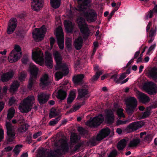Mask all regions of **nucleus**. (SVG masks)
<instances>
[{
    "label": "nucleus",
    "mask_w": 157,
    "mask_h": 157,
    "mask_svg": "<svg viewBox=\"0 0 157 157\" xmlns=\"http://www.w3.org/2000/svg\"><path fill=\"white\" fill-rule=\"evenodd\" d=\"M78 3V8L75 9L77 10L82 11L77 20V23L82 33L86 36H89V31L85 19L89 22L94 21L97 18V14L93 10L88 8L90 2V0H77Z\"/></svg>",
    "instance_id": "nucleus-1"
},
{
    "label": "nucleus",
    "mask_w": 157,
    "mask_h": 157,
    "mask_svg": "<svg viewBox=\"0 0 157 157\" xmlns=\"http://www.w3.org/2000/svg\"><path fill=\"white\" fill-rule=\"evenodd\" d=\"M53 55L56 64V70H59L60 71H57L55 74L56 79L58 80L62 78L63 76L68 74L69 70L66 63H62V56L58 51H54Z\"/></svg>",
    "instance_id": "nucleus-2"
},
{
    "label": "nucleus",
    "mask_w": 157,
    "mask_h": 157,
    "mask_svg": "<svg viewBox=\"0 0 157 157\" xmlns=\"http://www.w3.org/2000/svg\"><path fill=\"white\" fill-rule=\"evenodd\" d=\"M35 98L33 96H29L25 98L19 106L20 111L23 113H27L30 110L34 103Z\"/></svg>",
    "instance_id": "nucleus-3"
},
{
    "label": "nucleus",
    "mask_w": 157,
    "mask_h": 157,
    "mask_svg": "<svg viewBox=\"0 0 157 157\" xmlns=\"http://www.w3.org/2000/svg\"><path fill=\"white\" fill-rule=\"evenodd\" d=\"M127 108L126 111L128 114H132L136 110L138 105L136 99L134 97H129L125 100Z\"/></svg>",
    "instance_id": "nucleus-4"
},
{
    "label": "nucleus",
    "mask_w": 157,
    "mask_h": 157,
    "mask_svg": "<svg viewBox=\"0 0 157 157\" xmlns=\"http://www.w3.org/2000/svg\"><path fill=\"white\" fill-rule=\"evenodd\" d=\"M32 58L36 63L42 65L44 64V59L43 52L40 49L36 48L32 50Z\"/></svg>",
    "instance_id": "nucleus-5"
},
{
    "label": "nucleus",
    "mask_w": 157,
    "mask_h": 157,
    "mask_svg": "<svg viewBox=\"0 0 157 157\" xmlns=\"http://www.w3.org/2000/svg\"><path fill=\"white\" fill-rule=\"evenodd\" d=\"M31 75V77L30 78L28 87L29 89H31L35 82L34 78L36 77L39 71V69L33 63H31L29 66L28 69Z\"/></svg>",
    "instance_id": "nucleus-6"
},
{
    "label": "nucleus",
    "mask_w": 157,
    "mask_h": 157,
    "mask_svg": "<svg viewBox=\"0 0 157 157\" xmlns=\"http://www.w3.org/2000/svg\"><path fill=\"white\" fill-rule=\"evenodd\" d=\"M46 32V29L44 25H43L40 29L35 28L33 32V38L36 41L42 40Z\"/></svg>",
    "instance_id": "nucleus-7"
},
{
    "label": "nucleus",
    "mask_w": 157,
    "mask_h": 157,
    "mask_svg": "<svg viewBox=\"0 0 157 157\" xmlns=\"http://www.w3.org/2000/svg\"><path fill=\"white\" fill-rule=\"evenodd\" d=\"M104 117L101 114L93 118H90L85 124L90 127H95L100 125L104 121Z\"/></svg>",
    "instance_id": "nucleus-8"
},
{
    "label": "nucleus",
    "mask_w": 157,
    "mask_h": 157,
    "mask_svg": "<svg viewBox=\"0 0 157 157\" xmlns=\"http://www.w3.org/2000/svg\"><path fill=\"white\" fill-rule=\"evenodd\" d=\"M55 34L57 37L59 48L62 49L64 48V38L62 29L61 27L59 26L56 29Z\"/></svg>",
    "instance_id": "nucleus-9"
},
{
    "label": "nucleus",
    "mask_w": 157,
    "mask_h": 157,
    "mask_svg": "<svg viewBox=\"0 0 157 157\" xmlns=\"http://www.w3.org/2000/svg\"><path fill=\"white\" fill-rule=\"evenodd\" d=\"M144 88L149 94H154L157 93V85L153 82H150L146 83Z\"/></svg>",
    "instance_id": "nucleus-10"
},
{
    "label": "nucleus",
    "mask_w": 157,
    "mask_h": 157,
    "mask_svg": "<svg viewBox=\"0 0 157 157\" xmlns=\"http://www.w3.org/2000/svg\"><path fill=\"white\" fill-rule=\"evenodd\" d=\"M6 126L7 128V134L6 138L8 141L11 142L13 140L14 138V131L10 123L9 122H6Z\"/></svg>",
    "instance_id": "nucleus-11"
},
{
    "label": "nucleus",
    "mask_w": 157,
    "mask_h": 157,
    "mask_svg": "<svg viewBox=\"0 0 157 157\" xmlns=\"http://www.w3.org/2000/svg\"><path fill=\"white\" fill-rule=\"evenodd\" d=\"M17 24V21L14 18H12L10 20L7 29V33L11 34L15 30Z\"/></svg>",
    "instance_id": "nucleus-12"
},
{
    "label": "nucleus",
    "mask_w": 157,
    "mask_h": 157,
    "mask_svg": "<svg viewBox=\"0 0 157 157\" xmlns=\"http://www.w3.org/2000/svg\"><path fill=\"white\" fill-rule=\"evenodd\" d=\"M32 8L35 11L39 10L43 6V0H32Z\"/></svg>",
    "instance_id": "nucleus-13"
},
{
    "label": "nucleus",
    "mask_w": 157,
    "mask_h": 157,
    "mask_svg": "<svg viewBox=\"0 0 157 157\" xmlns=\"http://www.w3.org/2000/svg\"><path fill=\"white\" fill-rule=\"evenodd\" d=\"M110 130L108 128L102 129L98 135L96 140L99 141L107 136L110 133Z\"/></svg>",
    "instance_id": "nucleus-14"
},
{
    "label": "nucleus",
    "mask_w": 157,
    "mask_h": 157,
    "mask_svg": "<svg viewBox=\"0 0 157 157\" xmlns=\"http://www.w3.org/2000/svg\"><path fill=\"white\" fill-rule=\"evenodd\" d=\"M21 56L19 54H16L13 51H11L8 57V61L11 63H15L19 59Z\"/></svg>",
    "instance_id": "nucleus-15"
},
{
    "label": "nucleus",
    "mask_w": 157,
    "mask_h": 157,
    "mask_svg": "<svg viewBox=\"0 0 157 157\" xmlns=\"http://www.w3.org/2000/svg\"><path fill=\"white\" fill-rule=\"evenodd\" d=\"M137 96L140 101L143 103L146 104L150 101L149 97L145 94L138 91Z\"/></svg>",
    "instance_id": "nucleus-16"
},
{
    "label": "nucleus",
    "mask_w": 157,
    "mask_h": 157,
    "mask_svg": "<svg viewBox=\"0 0 157 157\" xmlns=\"http://www.w3.org/2000/svg\"><path fill=\"white\" fill-rule=\"evenodd\" d=\"M45 63L49 68H52L53 66V61L51 53L46 52L45 53Z\"/></svg>",
    "instance_id": "nucleus-17"
},
{
    "label": "nucleus",
    "mask_w": 157,
    "mask_h": 157,
    "mask_svg": "<svg viewBox=\"0 0 157 157\" xmlns=\"http://www.w3.org/2000/svg\"><path fill=\"white\" fill-rule=\"evenodd\" d=\"M49 95L44 93H41L38 95V100L40 104L45 103L49 99Z\"/></svg>",
    "instance_id": "nucleus-18"
},
{
    "label": "nucleus",
    "mask_w": 157,
    "mask_h": 157,
    "mask_svg": "<svg viewBox=\"0 0 157 157\" xmlns=\"http://www.w3.org/2000/svg\"><path fill=\"white\" fill-rule=\"evenodd\" d=\"M115 110L113 109L111 110H106L105 111L106 113V117L105 120L109 123H112L113 122L114 117L113 115V112Z\"/></svg>",
    "instance_id": "nucleus-19"
},
{
    "label": "nucleus",
    "mask_w": 157,
    "mask_h": 157,
    "mask_svg": "<svg viewBox=\"0 0 157 157\" xmlns=\"http://www.w3.org/2000/svg\"><path fill=\"white\" fill-rule=\"evenodd\" d=\"M40 86L44 88L48 85L50 83L49 78L47 75L45 74L41 78Z\"/></svg>",
    "instance_id": "nucleus-20"
},
{
    "label": "nucleus",
    "mask_w": 157,
    "mask_h": 157,
    "mask_svg": "<svg viewBox=\"0 0 157 157\" xmlns=\"http://www.w3.org/2000/svg\"><path fill=\"white\" fill-rule=\"evenodd\" d=\"M14 74V72L12 70H10L7 73L4 74L2 76V81L3 82L7 81L10 78L13 76Z\"/></svg>",
    "instance_id": "nucleus-21"
},
{
    "label": "nucleus",
    "mask_w": 157,
    "mask_h": 157,
    "mask_svg": "<svg viewBox=\"0 0 157 157\" xmlns=\"http://www.w3.org/2000/svg\"><path fill=\"white\" fill-rule=\"evenodd\" d=\"M140 141L139 135H136L135 136L134 138L130 141L128 147L132 148L136 147L140 143Z\"/></svg>",
    "instance_id": "nucleus-22"
},
{
    "label": "nucleus",
    "mask_w": 157,
    "mask_h": 157,
    "mask_svg": "<svg viewBox=\"0 0 157 157\" xmlns=\"http://www.w3.org/2000/svg\"><path fill=\"white\" fill-rule=\"evenodd\" d=\"M88 88L86 87V88L83 87L81 89L78 90V98L80 99L83 97L88 98L89 96V93L87 91Z\"/></svg>",
    "instance_id": "nucleus-23"
},
{
    "label": "nucleus",
    "mask_w": 157,
    "mask_h": 157,
    "mask_svg": "<svg viewBox=\"0 0 157 157\" xmlns=\"http://www.w3.org/2000/svg\"><path fill=\"white\" fill-rule=\"evenodd\" d=\"M64 25L66 30L67 33L71 32L74 26L71 21L69 20L65 21Z\"/></svg>",
    "instance_id": "nucleus-24"
},
{
    "label": "nucleus",
    "mask_w": 157,
    "mask_h": 157,
    "mask_svg": "<svg viewBox=\"0 0 157 157\" xmlns=\"http://www.w3.org/2000/svg\"><path fill=\"white\" fill-rule=\"evenodd\" d=\"M152 107L149 106L147 107L145 111L140 116L139 118L143 119L146 118L148 117L151 113V110Z\"/></svg>",
    "instance_id": "nucleus-25"
},
{
    "label": "nucleus",
    "mask_w": 157,
    "mask_h": 157,
    "mask_svg": "<svg viewBox=\"0 0 157 157\" xmlns=\"http://www.w3.org/2000/svg\"><path fill=\"white\" fill-rule=\"evenodd\" d=\"M83 42L82 39L81 37H79L75 39L74 44L76 49L79 50L81 48Z\"/></svg>",
    "instance_id": "nucleus-26"
},
{
    "label": "nucleus",
    "mask_w": 157,
    "mask_h": 157,
    "mask_svg": "<svg viewBox=\"0 0 157 157\" xmlns=\"http://www.w3.org/2000/svg\"><path fill=\"white\" fill-rule=\"evenodd\" d=\"M149 75L155 82H157V68L155 67L152 68L149 71Z\"/></svg>",
    "instance_id": "nucleus-27"
},
{
    "label": "nucleus",
    "mask_w": 157,
    "mask_h": 157,
    "mask_svg": "<svg viewBox=\"0 0 157 157\" xmlns=\"http://www.w3.org/2000/svg\"><path fill=\"white\" fill-rule=\"evenodd\" d=\"M94 69L96 72L95 75L91 78V80L93 81L96 80L103 73V71H97L98 69V66L97 65H95L94 66Z\"/></svg>",
    "instance_id": "nucleus-28"
},
{
    "label": "nucleus",
    "mask_w": 157,
    "mask_h": 157,
    "mask_svg": "<svg viewBox=\"0 0 157 157\" xmlns=\"http://www.w3.org/2000/svg\"><path fill=\"white\" fill-rule=\"evenodd\" d=\"M84 78L83 74H80L75 76L73 78L74 82L75 84L80 83L82 81Z\"/></svg>",
    "instance_id": "nucleus-29"
},
{
    "label": "nucleus",
    "mask_w": 157,
    "mask_h": 157,
    "mask_svg": "<svg viewBox=\"0 0 157 157\" xmlns=\"http://www.w3.org/2000/svg\"><path fill=\"white\" fill-rule=\"evenodd\" d=\"M126 130L128 132H132L138 129L136 122H134L130 124L126 128Z\"/></svg>",
    "instance_id": "nucleus-30"
},
{
    "label": "nucleus",
    "mask_w": 157,
    "mask_h": 157,
    "mask_svg": "<svg viewBox=\"0 0 157 157\" xmlns=\"http://www.w3.org/2000/svg\"><path fill=\"white\" fill-rule=\"evenodd\" d=\"M61 0H51L50 4L51 6L54 8H58L61 4Z\"/></svg>",
    "instance_id": "nucleus-31"
},
{
    "label": "nucleus",
    "mask_w": 157,
    "mask_h": 157,
    "mask_svg": "<svg viewBox=\"0 0 157 157\" xmlns=\"http://www.w3.org/2000/svg\"><path fill=\"white\" fill-rule=\"evenodd\" d=\"M128 140L124 139L121 140L118 143L117 148L118 150H123L126 146Z\"/></svg>",
    "instance_id": "nucleus-32"
},
{
    "label": "nucleus",
    "mask_w": 157,
    "mask_h": 157,
    "mask_svg": "<svg viewBox=\"0 0 157 157\" xmlns=\"http://www.w3.org/2000/svg\"><path fill=\"white\" fill-rule=\"evenodd\" d=\"M66 96L67 93L66 92L60 89L59 90L58 92L57 97L58 99L63 100L66 98Z\"/></svg>",
    "instance_id": "nucleus-33"
},
{
    "label": "nucleus",
    "mask_w": 157,
    "mask_h": 157,
    "mask_svg": "<svg viewBox=\"0 0 157 157\" xmlns=\"http://www.w3.org/2000/svg\"><path fill=\"white\" fill-rule=\"evenodd\" d=\"M19 86V83L17 81H14L11 86L10 89V92L13 93L17 90Z\"/></svg>",
    "instance_id": "nucleus-34"
},
{
    "label": "nucleus",
    "mask_w": 157,
    "mask_h": 157,
    "mask_svg": "<svg viewBox=\"0 0 157 157\" xmlns=\"http://www.w3.org/2000/svg\"><path fill=\"white\" fill-rule=\"evenodd\" d=\"M2 89V87L0 86V99L5 98L8 90V87L6 86H4L2 89V92H1Z\"/></svg>",
    "instance_id": "nucleus-35"
},
{
    "label": "nucleus",
    "mask_w": 157,
    "mask_h": 157,
    "mask_svg": "<svg viewBox=\"0 0 157 157\" xmlns=\"http://www.w3.org/2000/svg\"><path fill=\"white\" fill-rule=\"evenodd\" d=\"M76 96L75 92L72 91L71 92L67 99L68 103H70L72 102Z\"/></svg>",
    "instance_id": "nucleus-36"
},
{
    "label": "nucleus",
    "mask_w": 157,
    "mask_h": 157,
    "mask_svg": "<svg viewBox=\"0 0 157 157\" xmlns=\"http://www.w3.org/2000/svg\"><path fill=\"white\" fill-rule=\"evenodd\" d=\"M156 31V28H153L151 29L149 33V37L150 40L148 41L149 43H151L154 40V36L155 35Z\"/></svg>",
    "instance_id": "nucleus-37"
},
{
    "label": "nucleus",
    "mask_w": 157,
    "mask_h": 157,
    "mask_svg": "<svg viewBox=\"0 0 157 157\" xmlns=\"http://www.w3.org/2000/svg\"><path fill=\"white\" fill-rule=\"evenodd\" d=\"M80 139V137L77 134L72 133L71 136V143H75L78 141Z\"/></svg>",
    "instance_id": "nucleus-38"
},
{
    "label": "nucleus",
    "mask_w": 157,
    "mask_h": 157,
    "mask_svg": "<svg viewBox=\"0 0 157 157\" xmlns=\"http://www.w3.org/2000/svg\"><path fill=\"white\" fill-rule=\"evenodd\" d=\"M15 113V109L13 108H11L8 110L7 114V118L10 120L14 116Z\"/></svg>",
    "instance_id": "nucleus-39"
},
{
    "label": "nucleus",
    "mask_w": 157,
    "mask_h": 157,
    "mask_svg": "<svg viewBox=\"0 0 157 157\" xmlns=\"http://www.w3.org/2000/svg\"><path fill=\"white\" fill-rule=\"evenodd\" d=\"M59 112H58L57 110L54 108H52L49 114V117L52 118L59 114Z\"/></svg>",
    "instance_id": "nucleus-40"
},
{
    "label": "nucleus",
    "mask_w": 157,
    "mask_h": 157,
    "mask_svg": "<svg viewBox=\"0 0 157 157\" xmlns=\"http://www.w3.org/2000/svg\"><path fill=\"white\" fill-rule=\"evenodd\" d=\"M12 51H13L16 54H19V55L22 56V52L21 49L19 46L17 45H15L14 46V49Z\"/></svg>",
    "instance_id": "nucleus-41"
},
{
    "label": "nucleus",
    "mask_w": 157,
    "mask_h": 157,
    "mask_svg": "<svg viewBox=\"0 0 157 157\" xmlns=\"http://www.w3.org/2000/svg\"><path fill=\"white\" fill-rule=\"evenodd\" d=\"M28 125L27 124H24L20 126L18 128V131L21 132H25L28 129Z\"/></svg>",
    "instance_id": "nucleus-42"
},
{
    "label": "nucleus",
    "mask_w": 157,
    "mask_h": 157,
    "mask_svg": "<svg viewBox=\"0 0 157 157\" xmlns=\"http://www.w3.org/2000/svg\"><path fill=\"white\" fill-rule=\"evenodd\" d=\"M26 72L24 71L19 72L18 76L19 80L21 81H24L26 78Z\"/></svg>",
    "instance_id": "nucleus-43"
},
{
    "label": "nucleus",
    "mask_w": 157,
    "mask_h": 157,
    "mask_svg": "<svg viewBox=\"0 0 157 157\" xmlns=\"http://www.w3.org/2000/svg\"><path fill=\"white\" fill-rule=\"evenodd\" d=\"M22 147V145L21 144L17 145L15 146L13 150V151L15 155H18Z\"/></svg>",
    "instance_id": "nucleus-44"
},
{
    "label": "nucleus",
    "mask_w": 157,
    "mask_h": 157,
    "mask_svg": "<svg viewBox=\"0 0 157 157\" xmlns=\"http://www.w3.org/2000/svg\"><path fill=\"white\" fill-rule=\"evenodd\" d=\"M124 110L121 108H119L117 110V114L119 118L124 117L125 116L123 113Z\"/></svg>",
    "instance_id": "nucleus-45"
},
{
    "label": "nucleus",
    "mask_w": 157,
    "mask_h": 157,
    "mask_svg": "<svg viewBox=\"0 0 157 157\" xmlns=\"http://www.w3.org/2000/svg\"><path fill=\"white\" fill-rule=\"evenodd\" d=\"M60 119L61 117L59 116L55 119L52 120L50 121L49 124L51 125H54L57 123V122L60 120Z\"/></svg>",
    "instance_id": "nucleus-46"
},
{
    "label": "nucleus",
    "mask_w": 157,
    "mask_h": 157,
    "mask_svg": "<svg viewBox=\"0 0 157 157\" xmlns=\"http://www.w3.org/2000/svg\"><path fill=\"white\" fill-rule=\"evenodd\" d=\"M156 46L155 44H152L149 47L147 52V55H150L154 51Z\"/></svg>",
    "instance_id": "nucleus-47"
},
{
    "label": "nucleus",
    "mask_w": 157,
    "mask_h": 157,
    "mask_svg": "<svg viewBox=\"0 0 157 157\" xmlns=\"http://www.w3.org/2000/svg\"><path fill=\"white\" fill-rule=\"evenodd\" d=\"M117 154V152L115 149L112 150L108 155V157H116Z\"/></svg>",
    "instance_id": "nucleus-48"
},
{
    "label": "nucleus",
    "mask_w": 157,
    "mask_h": 157,
    "mask_svg": "<svg viewBox=\"0 0 157 157\" xmlns=\"http://www.w3.org/2000/svg\"><path fill=\"white\" fill-rule=\"evenodd\" d=\"M81 107V105H75L73 106V108L71 109L70 112H74L79 109Z\"/></svg>",
    "instance_id": "nucleus-49"
},
{
    "label": "nucleus",
    "mask_w": 157,
    "mask_h": 157,
    "mask_svg": "<svg viewBox=\"0 0 157 157\" xmlns=\"http://www.w3.org/2000/svg\"><path fill=\"white\" fill-rule=\"evenodd\" d=\"M137 129L142 127L144 125V123L143 121H139L136 122Z\"/></svg>",
    "instance_id": "nucleus-50"
},
{
    "label": "nucleus",
    "mask_w": 157,
    "mask_h": 157,
    "mask_svg": "<svg viewBox=\"0 0 157 157\" xmlns=\"http://www.w3.org/2000/svg\"><path fill=\"white\" fill-rule=\"evenodd\" d=\"M154 13L152 11H150L149 13L146 15L145 17V19H147L148 18H151L153 16Z\"/></svg>",
    "instance_id": "nucleus-51"
},
{
    "label": "nucleus",
    "mask_w": 157,
    "mask_h": 157,
    "mask_svg": "<svg viewBox=\"0 0 157 157\" xmlns=\"http://www.w3.org/2000/svg\"><path fill=\"white\" fill-rule=\"evenodd\" d=\"M71 42V39L69 38L67 39L65 43L67 46L68 48H69L70 47Z\"/></svg>",
    "instance_id": "nucleus-52"
},
{
    "label": "nucleus",
    "mask_w": 157,
    "mask_h": 157,
    "mask_svg": "<svg viewBox=\"0 0 157 157\" xmlns=\"http://www.w3.org/2000/svg\"><path fill=\"white\" fill-rule=\"evenodd\" d=\"M71 10L67 12V17L71 18L72 17L73 14L71 11Z\"/></svg>",
    "instance_id": "nucleus-53"
},
{
    "label": "nucleus",
    "mask_w": 157,
    "mask_h": 157,
    "mask_svg": "<svg viewBox=\"0 0 157 157\" xmlns=\"http://www.w3.org/2000/svg\"><path fill=\"white\" fill-rule=\"evenodd\" d=\"M4 138V131L2 128H0V141Z\"/></svg>",
    "instance_id": "nucleus-54"
},
{
    "label": "nucleus",
    "mask_w": 157,
    "mask_h": 157,
    "mask_svg": "<svg viewBox=\"0 0 157 157\" xmlns=\"http://www.w3.org/2000/svg\"><path fill=\"white\" fill-rule=\"evenodd\" d=\"M94 46L93 52L94 53L98 47V43L97 42H95L94 43Z\"/></svg>",
    "instance_id": "nucleus-55"
},
{
    "label": "nucleus",
    "mask_w": 157,
    "mask_h": 157,
    "mask_svg": "<svg viewBox=\"0 0 157 157\" xmlns=\"http://www.w3.org/2000/svg\"><path fill=\"white\" fill-rule=\"evenodd\" d=\"M129 121L128 120L125 121H117V123L118 124H126L127 123H128Z\"/></svg>",
    "instance_id": "nucleus-56"
},
{
    "label": "nucleus",
    "mask_w": 157,
    "mask_h": 157,
    "mask_svg": "<svg viewBox=\"0 0 157 157\" xmlns=\"http://www.w3.org/2000/svg\"><path fill=\"white\" fill-rule=\"evenodd\" d=\"M41 135V132H38L36 133L33 135V138L36 139Z\"/></svg>",
    "instance_id": "nucleus-57"
},
{
    "label": "nucleus",
    "mask_w": 157,
    "mask_h": 157,
    "mask_svg": "<svg viewBox=\"0 0 157 157\" xmlns=\"http://www.w3.org/2000/svg\"><path fill=\"white\" fill-rule=\"evenodd\" d=\"M6 56H2L0 57V63H4L6 60Z\"/></svg>",
    "instance_id": "nucleus-58"
},
{
    "label": "nucleus",
    "mask_w": 157,
    "mask_h": 157,
    "mask_svg": "<svg viewBox=\"0 0 157 157\" xmlns=\"http://www.w3.org/2000/svg\"><path fill=\"white\" fill-rule=\"evenodd\" d=\"M153 3L155 5V6L153 10L152 11H153V13L154 14H157V5H156V2H153Z\"/></svg>",
    "instance_id": "nucleus-59"
},
{
    "label": "nucleus",
    "mask_w": 157,
    "mask_h": 157,
    "mask_svg": "<svg viewBox=\"0 0 157 157\" xmlns=\"http://www.w3.org/2000/svg\"><path fill=\"white\" fill-rule=\"evenodd\" d=\"M15 101V100L14 98L13 97L11 98L9 100V104L10 105H12L14 103Z\"/></svg>",
    "instance_id": "nucleus-60"
},
{
    "label": "nucleus",
    "mask_w": 157,
    "mask_h": 157,
    "mask_svg": "<svg viewBox=\"0 0 157 157\" xmlns=\"http://www.w3.org/2000/svg\"><path fill=\"white\" fill-rule=\"evenodd\" d=\"M4 106V103L3 101H0V112L3 109Z\"/></svg>",
    "instance_id": "nucleus-61"
},
{
    "label": "nucleus",
    "mask_w": 157,
    "mask_h": 157,
    "mask_svg": "<svg viewBox=\"0 0 157 157\" xmlns=\"http://www.w3.org/2000/svg\"><path fill=\"white\" fill-rule=\"evenodd\" d=\"M50 44L51 47H52L55 42V39L53 38H51L50 39Z\"/></svg>",
    "instance_id": "nucleus-62"
},
{
    "label": "nucleus",
    "mask_w": 157,
    "mask_h": 157,
    "mask_svg": "<svg viewBox=\"0 0 157 157\" xmlns=\"http://www.w3.org/2000/svg\"><path fill=\"white\" fill-rule=\"evenodd\" d=\"M117 75L115 74L111 77V78L113 79L116 82H118V80L117 78Z\"/></svg>",
    "instance_id": "nucleus-63"
},
{
    "label": "nucleus",
    "mask_w": 157,
    "mask_h": 157,
    "mask_svg": "<svg viewBox=\"0 0 157 157\" xmlns=\"http://www.w3.org/2000/svg\"><path fill=\"white\" fill-rule=\"evenodd\" d=\"M126 77V74L125 73H122L119 77L120 80H122L124 79Z\"/></svg>",
    "instance_id": "nucleus-64"
}]
</instances>
